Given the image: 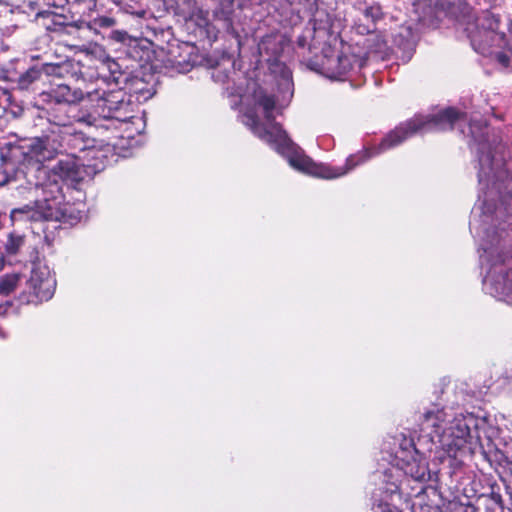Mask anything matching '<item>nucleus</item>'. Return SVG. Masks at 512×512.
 Returning <instances> with one entry per match:
<instances>
[{"mask_svg": "<svg viewBox=\"0 0 512 512\" xmlns=\"http://www.w3.org/2000/svg\"><path fill=\"white\" fill-rule=\"evenodd\" d=\"M231 97H232L234 100L231 102V104H230V105H231V107H232L233 109H236V108H237V106H238V104H239V102H241V99H240V98H241V93H240L239 91H237V92H236V94L231 93Z\"/></svg>", "mask_w": 512, "mask_h": 512, "instance_id": "34", "label": "nucleus"}, {"mask_svg": "<svg viewBox=\"0 0 512 512\" xmlns=\"http://www.w3.org/2000/svg\"><path fill=\"white\" fill-rule=\"evenodd\" d=\"M13 308L12 301H6L4 304H0V316L9 313V310Z\"/></svg>", "mask_w": 512, "mask_h": 512, "instance_id": "33", "label": "nucleus"}, {"mask_svg": "<svg viewBox=\"0 0 512 512\" xmlns=\"http://www.w3.org/2000/svg\"><path fill=\"white\" fill-rule=\"evenodd\" d=\"M365 16L370 17L372 20L381 18L382 12L379 6H370L365 9Z\"/></svg>", "mask_w": 512, "mask_h": 512, "instance_id": "29", "label": "nucleus"}, {"mask_svg": "<svg viewBox=\"0 0 512 512\" xmlns=\"http://www.w3.org/2000/svg\"><path fill=\"white\" fill-rule=\"evenodd\" d=\"M22 275L19 273L5 274L0 277V295L9 296L19 286Z\"/></svg>", "mask_w": 512, "mask_h": 512, "instance_id": "22", "label": "nucleus"}, {"mask_svg": "<svg viewBox=\"0 0 512 512\" xmlns=\"http://www.w3.org/2000/svg\"><path fill=\"white\" fill-rule=\"evenodd\" d=\"M258 51L261 55H268L269 57H277L281 51L277 37L267 35L261 39L258 44Z\"/></svg>", "mask_w": 512, "mask_h": 512, "instance_id": "21", "label": "nucleus"}, {"mask_svg": "<svg viewBox=\"0 0 512 512\" xmlns=\"http://www.w3.org/2000/svg\"><path fill=\"white\" fill-rule=\"evenodd\" d=\"M479 422L473 413L454 417L441 440V447L449 457L460 462L472 458L480 446Z\"/></svg>", "mask_w": 512, "mask_h": 512, "instance_id": "6", "label": "nucleus"}, {"mask_svg": "<svg viewBox=\"0 0 512 512\" xmlns=\"http://www.w3.org/2000/svg\"><path fill=\"white\" fill-rule=\"evenodd\" d=\"M18 143H6L5 146L3 147H0V162L2 165H5V166H11V168H15L25 174H27V163H17V162H13V161H10V160H6L2 157V152L4 150H6L9 146H13V145H18Z\"/></svg>", "mask_w": 512, "mask_h": 512, "instance_id": "28", "label": "nucleus"}, {"mask_svg": "<svg viewBox=\"0 0 512 512\" xmlns=\"http://www.w3.org/2000/svg\"><path fill=\"white\" fill-rule=\"evenodd\" d=\"M25 244V236L15 231L10 232L4 244V251L7 256H15Z\"/></svg>", "mask_w": 512, "mask_h": 512, "instance_id": "23", "label": "nucleus"}, {"mask_svg": "<svg viewBox=\"0 0 512 512\" xmlns=\"http://www.w3.org/2000/svg\"><path fill=\"white\" fill-rule=\"evenodd\" d=\"M496 56V59L499 61V63H501L503 66L507 67L509 66V62H510V57L503 53V52H497L496 50H494V54Z\"/></svg>", "mask_w": 512, "mask_h": 512, "instance_id": "32", "label": "nucleus"}, {"mask_svg": "<svg viewBox=\"0 0 512 512\" xmlns=\"http://www.w3.org/2000/svg\"><path fill=\"white\" fill-rule=\"evenodd\" d=\"M341 53H339L330 44H324L321 48L320 54H315L314 57L308 60V67L328 78L339 79V63Z\"/></svg>", "mask_w": 512, "mask_h": 512, "instance_id": "10", "label": "nucleus"}, {"mask_svg": "<svg viewBox=\"0 0 512 512\" xmlns=\"http://www.w3.org/2000/svg\"><path fill=\"white\" fill-rule=\"evenodd\" d=\"M495 289L504 299L510 296V292H512V268L499 274L495 282Z\"/></svg>", "mask_w": 512, "mask_h": 512, "instance_id": "24", "label": "nucleus"}, {"mask_svg": "<svg viewBox=\"0 0 512 512\" xmlns=\"http://www.w3.org/2000/svg\"><path fill=\"white\" fill-rule=\"evenodd\" d=\"M373 512H414L416 443L411 430L384 437L372 474Z\"/></svg>", "mask_w": 512, "mask_h": 512, "instance_id": "2", "label": "nucleus"}, {"mask_svg": "<svg viewBox=\"0 0 512 512\" xmlns=\"http://www.w3.org/2000/svg\"><path fill=\"white\" fill-rule=\"evenodd\" d=\"M129 91H125L122 88L117 89L116 91L124 92L129 98L131 103L133 104V112L132 116L122 122L116 129H110V131H116L121 129L123 126L128 125L135 118L134 113L138 107L137 102H145L153 97L155 94V89L152 85L145 82L142 78H134L132 79L126 87Z\"/></svg>", "mask_w": 512, "mask_h": 512, "instance_id": "14", "label": "nucleus"}, {"mask_svg": "<svg viewBox=\"0 0 512 512\" xmlns=\"http://www.w3.org/2000/svg\"><path fill=\"white\" fill-rule=\"evenodd\" d=\"M91 24L95 30H108L116 25V20L110 16H98Z\"/></svg>", "mask_w": 512, "mask_h": 512, "instance_id": "27", "label": "nucleus"}, {"mask_svg": "<svg viewBox=\"0 0 512 512\" xmlns=\"http://www.w3.org/2000/svg\"><path fill=\"white\" fill-rule=\"evenodd\" d=\"M467 4L450 0H425L421 4V15L418 24L424 28L436 29L445 18L458 19Z\"/></svg>", "mask_w": 512, "mask_h": 512, "instance_id": "9", "label": "nucleus"}, {"mask_svg": "<svg viewBox=\"0 0 512 512\" xmlns=\"http://www.w3.org/2000/svg\"><path fill=\"white\" fill-rule=\"evenodd\" d=\"M465 116L454 107H448L437 114L432 115L429 120L421 121L418 118V131L424 129H431L434 131H449L453 130L456 122Z\"/></svg>", "mask_w": 512, "mask_h": 512, "instance_id": "17", "label": "nucleus"}, {"mask_svg": "<svg viewBox=\"0 0 512 512\" xmlns=\"http://www.w3.org/2000/svg\"><path fill=\"white\" fill-rule=\"evenodd\" d=\"M13 68L1 71L0 78L15 84L20 91H34L43 74L59 75L61 66L53 63H34L27 65L25 60L11 63Z\"/></svg>", "mask_w": 512, "mask_h": 512, "instance_id": "7", "label": "nucleus"}, {"mask_svg": "<svg viewBox=\"0 0 512 512\" xmlns=\"http://www.w3.org/2000/svg\"><path fill=\"white\" fill-rule=\"evenodd\" d=\"M43 109L48 126L38 139H47L50 151L60 147L55 137L73 123L110 131L132 116L133 104L122 91L89 93V104L84 106L46 103Z\"/></svg>", "mask_w": 512, "mask_h": 512, "instance_id": "3", "label": "nucleus"}, {"mask_svg": "<svg viewBox=\"0 0 512 512\" xmlns=\"http://www.w3.org/2000/svg\"><path fill=\"white\" fill-rule=\"evenodd\" d=\"M364 52H359V57L355 59L359 68H363L371 58H383L386 54V42L377 35H369L362 42Z\"/></svg>", "mask_w": 512, "mask_h": 512, "instance_id": "19", "label": "nucleus"}, {"mask_svg": "<svg viewBox=\"0 0 512 512\" xmlns=\"http://www.w3.org/2000/svg\"><path fill=\"white\" fill-rule=\"evenodd\" d=\"M510 32L512 33V24H511V27H510ZM509 51H510L511 57H512V46L509 48Z\"/></svg>", "mask_w": 512, "mask_h": 512, "instance_id": "37", "label": "nucleus"}, {"mask_svg": "<svg viewBox=\"0 0 512 512\" xmlns=\"http://www.w3.org/2000/svg\"><path fill=\"white\" fill-rule=\"evenodd\" d=\"M470 42L477 53L488 57L494 54L496 48L505 44V34L492 29L476 27L470 35Z\"/></svg>", "mask_w": 512, "mask_h": 512, "instance_id": "12", "label": "nucleus"}, {"mask_svg": "<svg viewBox=\"0 0 512 512\" xmlns=\"http://www.w3.org/2000/svg\"><path fill=\"white\" fill-rule=\"evenodd\" d=\"M6 259L4 255H0V272L5 268Z\"/></svg>", "mask_w": 512, "mask_h": 512, "instance_id": "35", "label": "nucleus"}, {"mask_svg": "<svg viewBox=\"0 0 512 512\" xmlns=\"http://www.w3.org/2000/svg\"><path fill=\"white\" fill-rule=\"evenodd\" d=\"M328 27V14L325 11L316 9L307 27L302 34L297 37V46L302 49L307 47L309 52L314 53V55L317 54L315 36L320 34L325 35Z\"/></svg>", "mask_w": 512, "mask_h": 512, "instance_id": "11", "label": "nucleus"}, {"mask_svg": "<svg viewBox=\"0 0 512 512\" xmlns=\"http://www.w3.org/2000/svg\"><path fill=\"white\" fill-rule=\"evenodd\" d=\"M236 0H219L218 6L213 11V19L219 23V28L228 34H236L233 22Z\"/></svg>", "mask_w": 512, "mask_h": 512, "instance_id": "20", "label": "nucleus"}, {"mask_svg": "<svg viewBox=\"0 0 512 512\" xmlns=\"http://www.w3.org/2000/svg\"><path fill=\"white\" fill-rule=\"evenodd\" d=\"M113 40L117 42H124L127 38V33L121 30H111L109 35Z\"/></svg>", "mask_w": 512, "mask_h": 512, "instance_id": "31", "label": "nucleus"}, {"mask_svg": "<svg viewBox=\"0 0 512 512\" xmlns=\"http://www.w3.org/2000/svg\"><path fill=\"white\" fill-rule=\"evenodd\" d=\"M359 57V53L353 52L351 55L347 54H341L340 63H339V71H340V78L347 75L350 71L354 70H361L362 68H359L357 63L355 62V59Z\"/></svg>", "mask_w": 512, "mask_h": 512, "instance_id": "25", "label": "nucleus"}, {"mask_svg": "<svg viewBox=\"0 0 512 512\" xmlns=\"http://www.w3.org/2000/svg\"><path fill=\"white\" fill-rule=\"evenodd\" d=\"M61 155L62 157L51 167L48 181L34 183L37 189H42L44 198L37 200L33 206L24 205L13 209L10 213L12 223L51 220L73 225L81 219L80 211H76L71 205L62 204L63 186L58 183L57 178L67 185L74 186L85 178V167L92 166L81 159Z\"/></svg>", "mask_w": 512, "mask_h": 512, "instance_id": "4", "label": "nucleus"}, {"mask_svg": "<svg viewBox=\"0 0 512 512\" xmlns=\"http://www.w3.org/2000/svg\"><path fill=\"white\" fill-rule=\"evenodd\" d=\"M78 2L72 1L70 5H66L64 9L56 7L44 6L42 2L37 6L35 14L36 20L41 22V25L50 32H60L68 24L69 17L65 15L66 7L68 12H71L73 6Z\"/></svg>", "mask_w": 512, "mask_h": 512, "instance_id": "13", "label": "nucleus"}, {"mask_svg": "<svg viewBox=\"0 0 512 512\" xmlns=\"http://www.w3.org/2000/svg\"><path fill=\"white\" fill-rule=\"evenodd\" d=\"M444 423L445 413L443 410L438 409L435 412L429 411L425 413L420 423V435H418V440L427 438L428 441L441 445L442 434L446 431Z\"/></svg>", "mask_w": 512, "mask_h": 512, "instance_id": "15", "label": "nucleus"}, {"mask_svg": "<svg viewBox=\"0 0 512 512\" xmlns=\"http://www.w3.org/2000/svg\"><path fill=\"white\" fill-rule=\"evenodd\" d=\"M412 58V54L410 53L407 57L408 60H410Z\"/></svg>", "mask_w": 512, "mask_h": 512, "instance_id": "38", "label": "nucleus"}, {"mask_svg": "<svg viewBox=\"0 0 512 512\" xmlns=\"http://www.w3.org/2000/svg\"><path fill=\"white\" fill-rule=\"evenodd\" d=\"M56 279L47 266H37L31 271L26 289L20 294L21 304H39L50 300L55 292Z\"/></svg>", "mask_w": 512, "mask_h": 512, "instance_id": "8", "label": "nucleus"}, {"mask_svg": "<svg viewBox=\"0 0 512 512\" xmlns=\"http://www.w3.org/2000/svg\"><path fill=\"white\" fill-rule=\"evenodd\" d=\"M412 6H416V0H413Z\"/></svg>", "mask_w": 512, "mask_h": 512, "instance_id": "39", "label": "nucleus"}, {"mask_svg": "<svg viewBox=\"0 0 512 512\" xmlns=\"http://www.w3.org/2000/svg\"><path fill=\"white\" fill-rule=\"evenodd\" d=\"M55 138L60 145L55 147V151H50L47 139L28 138L19 141L18 145L9 146L2 152V157L17 163H27V172L35 171L43 175L47 174L43 162L59 154L86 161L95 172L104 168L103 160L107 157L95 147V139L75 130L73 125L62 130Z\"/></svg>", "mask_w": 512, "mask_h": 512, "instance_id": "5", "label": "nucleus"}, {"mask_svg": "<svg viewBox=\"0 0 512 512\" xmlns=\"http://www.w3.org/2000/svg\"><path fill=\"white\" fill-rule=\"evenodd\" d=\"M212 78L214 79L215 82L226 83L229 80V73L226 71L216 69L212 73Z\"/></svg>", "mask_w": 512, "mask_h": 512, "instance_id": "30", "label": "nucleus"}, {"mask_svg": "<svg viewBox=\"0 0 512 512\" xmlns=\"http://www.w3.org/2000/svg\"><path fill=\"white\" fill-rule=\"evenodd\" d=\"M484 215L492 217L499 224L512 218V192H500L496 199H485L482 206Z\"/></svg>", "mask_w": 512, "mask_h": 512, "instance_id": "16", "label": "nucleus"}, {"mask_svg": "<svg viewBox=\"0 0 512 512\" xmlns=\"http://www.w3.org/2000/svg\"><path fill=\"white\" fill-rule=\"evenodd\" d=\"M0 337L1 338H5L6 337V334L3 330L0 329Z\"/></svg>", "mask_w": 512, "mask_h": 512, "instance_id": "36", "label": "nucleus"}, {"mask_svg": "<svg viewBox=\"0 0 512 512\" xmlns=\"http://www.w3.org/2000/svg\"><path fill=\"white\" fill-rule=\"evenodd\" d=\"M41 97L45 103L78 105V102L84 98V93L79 88L72 89L66 84H59L48 92L42 93Z\"/></svg>", "mask_w": 512, "mask_h": 512, "instance_id": "18", "label": "nucleus"}, {"mask_svg": "<svg viewBox=\"0 0 512 512\" xmlns=\"http://www.w3.org/2000/svg\"><path fill=\"white\" fill-rule=\"evenodd\" d=\"M272 72L276 91L268 93L261 86L255 88L252 95L254 105L246 108L241 114V121L255 136L268 143L298 171L323 179H335L346 175L368 159L402 145L416 133V118L412 117L389 131L378 145L349 156L343 166L317 164L305 155L281 125L275 122V113L287 107L294 95V83L292 72L286 65L277 63Z\"/></svg>", "mask_w": 512, "mask_h": 512, "instance_id": "1", "label": "nucleus"}, {"mask_svg": "<svg viewBox=\"0 0 512 512\" xmlns=\"http://www.w3.org/2000/svg\"><path fill=\"white\" fill-rule=\"evenodd\" d=\"M103 66L106 67L109 72L108 79H111L116 84L125 80L124 74L121 72V67L115 60L108 58L107 61L103 63Z\"/></svg>", "mask_w": 512, "mask_h": 512, "instance_id": "26", "label": "nucleus"}]
</instances>
